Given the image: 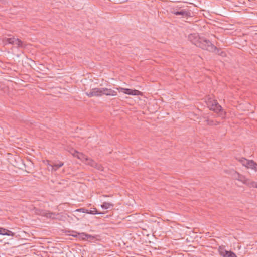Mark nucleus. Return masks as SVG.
Listing matches in <instances>:
<instances>
[{
	"mask_svg": "<svg viewBox=\"0 0 257 257\" xmlns=\"http://www.w3.org/2000/svg\"><path fill=\"white\" fill-rule=\"evenodd\" d=\"M189 40L197 47L207 51H213L216 48L212 43L203 37H200L198 34H191L188 36Z\"/></svg>",
	"mask_w": 257,
	"mask_h": 257,
	"instance_id": "f257e3e1",
	"label": "nucleus"
},
{
	"mask_svg": "<svg viewBox=\"0 0 257 257\" xmlns=\"http://www.w3.org/2000/svg\"><path fill=\"white\" fill-rule=\"evenodd\" d=\"M171 12L183 18L188 19L191 17V12L188 6H177L172 8Z\"/></svg>",
	"mask_w": 257,
	"mask_h": 257,
	"instance_id": "f03ea898",
	"label": "nucleus"
},
{
	"mask_svg": "<svg viewBox=\"0 0 257 257\" xmlns=\"http://www.w3.org/2000/svg\"><path fill=\"white\" fill-rule=\"evenodd\" d=\"M205 102L210 110L217 113L223 112L222 107L219 104L216 100L208 96L205 98ZM221 115H222V113H221Z\"/></svg>",
	"mask_w": 257,
	"mask_h": 257,
	"instance_id": "7ed1b4c3",
	"label": "nucleus"
},
{
	"mask_svg": "<svg viewBox=\"0 0 257 257\" xmlns=\"http://www.w3.org/2000/svg\"><path fill=\"white\" fill-rule=\"evenodd\" d=\"M103 88H92L89 92H86V95L89 97H101L103 95Z\"/></svg>",
	"mask_w": 257,
	"mask_h": 257,
	"instance_id": "20e7f679",
	"label": "nucleus"
},
{
	"mask_svg": "<svg viewBox=\"0 0 257 257\" xmlns=\"http://www.w3.org/2000/svg\"><path fill=\"white\" fill-rule=\"evenodd\" d=\"M116 90L123 92L125 94L131 95H139L141 93L140 91L137 90H133L122 87L116 88Z\"/></svg>",
	"mask_w": 257,
	"mask_h": 257,
	"instance_id": "39448f33",
	"label": "nucleus"
},
{
	"mask_svg": "<svg viewBox=\"0 0 257 257\" xmlns=\"http://www.w3.org/2000/svg\"><path fill=\"white\" fill-rule=\"evenodd\" d=\"M73 233L74 234H72L71 235L75 237H78L80 240H86L91 237V235H88L85 233H79L76 232H73Z\"/></svg>",
	"mask_w": 257,
	"mask_h": 257,
	"instance_id": "423d86ee",
	"label": "nucleus"
},
{
	"mask_svg": "<svg viewBox=\"0 0 257 257\" xmlns=\"http://www.w3.org/2000/svg\"><path fill=\"white\" fill-rule=\"evenodd\" d=\"M236 179L242 182L243 184L246 185L249 184V179H247L244 176L241 175L239 173H237L234 176Z\"/></svg>",
	"mask_w": 257,
	"mask_h": 257,
	"instance_id": "0eeeda50",
	"label": "nucleus"
},
{
	"mask_svg": "<svg viewBox=\"0 0 257 257\" xmlns=\"http://www.w3.org/2000/svg\"><path fill=\"white\" fill-rule=\"evenodd\" d=\"M103 95L107 96H116L117 95V91L111 89L103 87Z\"/></svg>",
	"mask_w": 257,
	"mask_h": 257,
	"instance_id": "6e6552de",
	"label": "nucleus"
},
{
	"mask_svg": "<svg viewBox=\"0 0 257 257\" xmlns=\"http://www.w3.org/2000/svg\"><path fill=\"white\" fill-rule=\"evenodd\" d=\"M48 165L51 167L52 168V171H56L58 169L62 167L64 163L61 162H59V163H55V164H49V161H48Z\"/></svg>",
	"mask_w": 257,
	"mask_h": 257,
	"instance_id": "1a4fd4ad",
	"label": "nucleus"
},
{
	"mask_svg": "<svg viewBox=\"0 0 257 257\" xmlns=\"http://www.w3.org/2000/svg\"><path fill=\"white\" fill-rule=\"evenodd\" d=\"M246 167L247 168H250V169H251L254 170V171H257V163H256L253 160H249Z\"/></svg>",
	"mask_w": 257,
	"mask_h": 257,
	"instance_id": "9d476101",
	"label": "nucleus"
},
{
	"mask_svg": "<svg viewBox=\"0 0 257 257\" xmlns=\"http://www.w3.org/2000/svg\"><path fill=\"white\" fill-rule=\"evenodd\" d=\"M209 52H215L216 54H218L219 56H221L223 57H225L226 56V53L222 51L220 49H218L216 47V48L214 49L213 51H209Z\"/></svg>",
	"mask_w": 257,
	"mask_h": 257,
	"instance_id": "9b49d317",
	"label": "nucleus"
},
{
	"mask_svg": "<svg viewBox=\"0 0 257 257\" xmlns=\"http://www.w3.org/2000/svg\"><path fill=\"white\" fill-rule=\"evenodd\" d=\"M114 206L113 204L109 202H103L102 204L101 205V207L103 209H112Z\"/></svg>",
	"mask_w": 257,
	"mask_h": 257,
	"instance_id": "f8f14e48",
	"label": "nucleus"
},
{
	"mask_svg": "<svg viewBox=\"0 0 257 257\" xmlns=\"http://www.w3.org/2000/svg\"><path fill=\"white\" fill-rule=\"evenodd\" d=\"M218 251L219 253V254L222 256V257H225V255H226V253L227 252V250H226L225 249V246H220L218 247Z\"/></svg>",
	"mask_w": 257,
	"mask_h": 257,
	"instance_id": "ddd939ff",
	"label": "nucleus"
},
{
	"mask_svg": "<svg viewBox=\"0 0 257 257\" xmlns=\"http://www.w3.org/2000/svg\"><path fill=\"white\" fill-rule=\"evenodd\" d=\"M0 234L3 235L10 236L13 234V233L11 231L1 228V229H0Z\"/></svg>",
	"mask_w": 257,
	"mask_h": 257,
	"instance_id": "4468645a",
	"label": "nucleus"
},
{
	"mask_svg": "<svg viewBox=\"0 0 257 257\" xmlns=\"http://www.w3.org/2000/svg\"><path fill=\"white\" fill-rule=\"evenodd\" d=\"M205 121L208 125H218L220 122L218 121H214L213 120L209 119L208 117L206 118Z\"/></svg>",
	"mask_w": 257,
	"mask_h": 257,
	"instance_id": "2eb2a0df",
	"label": "nucleus"
},
{
	"mask_svg": "<svg viewBox=\"0 0 257 257\" xmlns=\"http://www.w3.org/2000/svg\"><path fill=\"white\" fill-rule=\"evenodd\" d=\"M77 158L81 160L82 162L86 163V162L88 159V157H87L83 153H79V154L78 155Z\"/></svg>",
	"mask_w": 257,
	"mask_h": 257,
	"instance_id": "dca6fc26",
	"label": "nucleus"
},
{
	"mask_svg": "<svg viewBox=\"0 0 257 257\" xmlns=\"http://www.w3.org/2000/svg\"><path fill=\"white\" fill-rule=\"evenodd\" d=\"M14 42V45H17L18 47L23 48L24 47L23 42L18 38H16Z\"/></svg>",
	"mask_w": 257,
	"mask_h": 257,
	"instance_id": "f3484780",
	"label": "nucleus"
},
{
	"mask_svg": "<svg viewBox=\"0 0 257 257\" xmlns=\"http://www.w3.org/2000/svg\"><path fill=\"white\" fill-rule=\"evenodd\" d=\"M96 163V162H95L93 160L88 158L85 163L92 167H94Z\"/></svg>",
	"mask_w": 257,
	"mask_h": 257,
	"instance_id": "a211bd4d",
	"label": "nucleus"
},
{
	"mask_svg": "<svg viewBox=\"0 0 257 257\" xmlns=\"http://www.w3.org/2000/svg\"><path fill=\"white\" fill-rule=\"evenodd\" d=\"M248 161L249 160H247L244 158H242L239 160V161L242 164V165L245 167H246Z\"/></svg>",
	"mask_w": 257,
	"mask_h": 257,
	"instance_id": "6ab92c4d",
	"label": "nucleus"
},
{
	"mask_svg": "<svg viewBox=\"0 0 257 257\" xmlns=\"http://www.w3.org/2000/svg\"><path fill=\"white\" fill-rule=\"evenodd\" d=\"M249 184H246V185L250 187H253V188H257V182L254 181H251L249 179Z\"/></svg>",
	"mask_w": 257,
	"mask_h": 257,
	"instance_id": "aec40b11",
	"label": "nucleus"
},
{
	"mask_svg": "<svg viewBox=\"0 0 257 257\" xmlns=\"http://www.w3.org/2000/svg\"><path fill=\"white\" fill-rule=\"evenodd\" d=\"M89 214H104L102 212H99L96 208H93V210L89 211Z\"/></svg>",
	"mask_w": 257,
	"mask_h": 257,
	"instance_id": "412c9836",
	"label": "nucleus"
},
{
	"mask_svg": "<svg viewBox=\"0 0 257 257\" xmlns=\"http://www.w3.org/2000/svg\"><path fill=\"white\" fill-rule=\"evenodd\" d=\"M225 256V257H236V254L231 251H227L226 255Z\"/></svg>",
	"mask_w": 257,
	"mask_h": 257,
	"instance_id": "4be33fe9",
	"label": "nucleus"
},
{
	"mask_svg": "<svg viewBox=\"0 0 257 257\" xmlns=\"http://www.w3.org/2000/svg\"><path fill=\"white\" fill-rule=\"evenodd\" d=\"M94 168L99 171L103 170V166L101 164H98L97 163H95V165L94 166Z\"/></svg>",
	"mask_w": 257,
	"mask_h": 257,
	"instance_id": "5701e85b",
	"label": "nucleus"
},
{
	"mask_svg": "<svg viewBox=\"0 0 257 257\" xmlns=\"http://www.w3.org/2000/svg\"><path fill=\"white\" fill-rule=\"evenodd\" d=\"M71 153L74 157H76L77 158L78 155L79 154V152L76 150H73L72 152H71Z\"/></svg>",
	"mask_w": 257,
	"mask_h": 257,
	"instance_id": "b1692460",
	"label": "nucleus"
},
{
	"mask_svg": "<svg viewBox=\"0 0 257 257\" xmlns=\"http://www.w3.org/2000/svg\"><path fill=\"white\" fill-rule=\"evenodd\" d=\"M16 38H15V37L9 38V44L14 45L15 43V40H16Z\"/></svg>",
	"mask_w": 257,
	"mask_h": 257,
	"instance_id": "393cba45",
	"label": "nucleus"
},
{
	"mask_svg": "<svg viewBox=\"0 0 257 257\" xmlns=\"http://www.w3.org/2000/svg\"><path fill=\"white\" fill-rule=\"evenodd\" d=\"M9 38L4 37L3 38V42L5 44H9Z\"/></svg>",
	"mask_w": 257,
	"mask_h": 257,
	"instance_id": "a878e982",
	"label": "nucleus"
},
{
	"mask_svg": "<svg viewBox=\"0 0 257 257\" xmlns=\"http://www.w3.org/2000/svg\"><path fill=\"white\" fill-rule=\"evenodd\" d=\"M85 210V208H81L80 209H78L76 210V211L80 212H83L84 213V211Z\"/></svg>",
	"mask_w": 257,
	"mask_h": 257,
	"instance_id": "bb28decb",
	"label": "nucleus"
},
{
	"mask_svg": "<svg viewBox=\"0 0 257 257\" xmlns=\"http://www.w3.org/2000/svg\"><path fill=\"white\" fill-rule=\"evenodd\" d=\"M123 2L121 1H120V0H116V1H115V0H114V3H117V4L122 3H123Z\"/></svg>",
	"mask_w": 257,
	"mask_h": 257,
	"instance_id": "cd10ccee",
	"label": "nucleus"
},
{
	"mask_svg": "<svg viewBox=\"0 0 257 257\" xmlns=\"http://www.w3.org/2000/svg\"><path fill=\"white\" fill-rule=\"evenodd\" d=\"M4 89V86L2 84L0 83V90H3Z\"/></svg>",
	"mask_w": 257,
	"mask_h": 257,
	"instance_id": "c85d7f7f",
	"label": "nucleus"
},
{
	"mask_svg": "<svg viewBox=\"0 0 257 257\" xmlns=\"http://www.w3.org/2000/svg\"><path fill=\"white\" fill-rule=\"evenodd\" d=\"M84 213L89 214V211L88 209H85V210L84 211Z\"/></svg>",
	"mask_w": 257,
	"mask_h": 257,
	"instance_id": "c756f323",
	"label": "nucleus"
},
{
	"mask_svg": "<svg viewBox=\"0 0 257 257\" xmlns=\"http://www.w3.org/2000/svg\"><path fill=\"white\" fill-rule=\"evenodd\" d=\"M36 214H41L40 213H39V212H36Z\"/></svg>",
	"mask_w": 257,
	"mask_h": 257,
	"instance_id": "7c9ffc66",
	"label": "nucleus"
},
{
	"mask_svg": "<svg viewBox=\"0 0 257 257\" xmlns=\"http://www.w3.org/2000/svg\"><path fill=\"white\" fill-rule=\"evenodd\" d=\"M0 229H1V228L0 227Z\"/></svg>",
	"mask_w": 257,
	"mask_h": 257,
	"instance_id": "2f4dec72",
	"label": "nucleus"
}]
</instances>
